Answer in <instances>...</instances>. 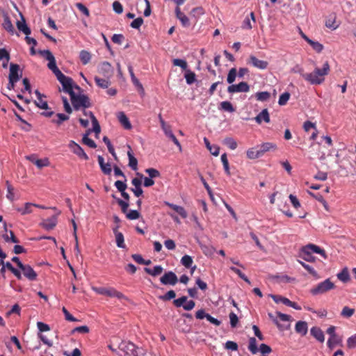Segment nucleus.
I'll use <instances>...</instances> for the list:
<instances>
[{"label": "nucleus", "mask_w": 356, "mask_h": 356, "mask_svg": "<svg viewBox=\"0 0 356 356\" xmlns=\"http://www.w3.org/2000/svg\"><path fill=\"white\" fill-rule=\"evenodd\" d=\"M328 62H325L321 68L315 67L312 72L303 75V79L311 85H320L325 81V76L330 72Z\"/></svg>", "instance_id": "f257e3e1"}, {"label": "nucleus", "mask_w": 356, "mask_h": 356, "mask_svg": "<svg viewBox=\"0 0 356 356\" xmlns=\"http://www.w3.org/2000/svg\"><path fill=\"white\" fill-rule=\"evenodd\" d=\"M70 96L73 108L76 111L79 110L81 107L86 108L91 106L90 99L86 95H76L74 91Z\"/></svg>", "instance_id": "f03ea898"}, {"label": "nucleus", "mask_w": 356, "mask_h": 356, "mask_svg": "<svg viewBox=\"0 0 356 356\" xmlns=\"http://www.w3.org/2000/svg\"><path fill=\"white\" fill-rule=\"evenodd\" d=\"M56 78L58 81L60 83L63 87V90L70 95L71 92H73V88L76 89L79 92L81 90V88L77 86H73V80L72 78L69 76H66L65 74H63L62 72L56 76Z\"/></svg>", "instance_id": "7ed1b4c3"}, {"label": "nucleus", "mask_w": 356, "mask_h": 356, "mask_svg": "<svg viewBox=\"0 0 356 356\" xmlns=\"http://www.w3.org/2000/svg\"><path fill=\"white\" fill-rule=\"evenodd\" d=\"M92 291L97 293V294L105 296L110 298H117L119 300L126 299L125 296L117 291L115 288L113 287H92Z\"/></svg>", "instance_id": "20e7f679"}, {"label": "nucleus", "mask_w": 356, "mask_h": 356, "mask_svg": "<svg viewBox=\"0 0 356 356\" xmlns=\"http://www.w3.org/2000/svg\"><path fill=\"white\" fill-rule=\"evenodd\" d=\"M334 288V284L330 279H326L323 282L318 283L316 286L310 290L313 296L323 294Z\"/></svg>", "instance_id": "39448f33"}, {"label": "nucleus", "mask_w": 356, "mask_h": 356, "mask_svg": "<svg viewBox=\"0 0 356 356\" xmlns=\"http://www.w3.org/2000/svg\"><path fill=\"white\" fill-rule=\"evenodd\" d=\"M118 348L120 351L124 353V355H137L136 346L130 341H122L118 345Z\"/></svg>", "instance_id": "423d86ee"}, {"label": "nucleus", "mask_w": 356, "mask_h": 356, "mask_svg": "<svg viewBox=\"0 0 356 356\" xmlns=\"http://www.w3.org/2000/svg\"><path fill=\"white\" fill-rule=\"evenodd\" d=\"M250 90V86L248 83L242 81L238 84H232L227 88V92L230 94L236 92H248Z\"/></svg>", "instance_id": "0eeeda50"}, {"label": "nucleus", "mask_w": 356, "mask_h": 356, "mask_svg": "<svg viewBox=\"0 0 356 356\" xmlns=\"http://www.w3.org/2000/svg\"><path fill=\"white\" fill-rule=\"evenodd\" d=\"M160 282L164 285H175L178 282V278L176 274L172 271H168L161 277Z\"/></svg>", "instance_id": "6e6552de"}, {"label": "nucleus", "mask_w": 356, "mask_h": 356, "mask_svg": "<svg viewBox=\"0 0 356 356\" xmlns=\"http://www.w3.org/2000/svg\"><path fill=\"white\" fill-rule=\"evenodd\" d=\"M68 146L70 149L72 151V152L77 155L79 157L84 160H88V156L86 154L83 148L76 143H75L73 140H71Z\"/></svg>", "instance_id": "1a4fd4ad"}, {"label": "nucleus", "mask_w": 356, "mask_h": 356, "mask_svg": "<svg viewBox=\"0 0 356 356\" xmlns=\"http://www.w3.org/2000/svg\"><path fill=\"white\" fill-rule=\"evenodd\" d=\"M247 63L248 64L251 65L259 70H265L268 67V63L267 61L259 60L253 55L250 56Z\"/></svg>", "instance_id": "9d476101"}, {"label": "nucleus", "mask_w": 356, "mask_h": 356, "mask_svg": "<svg viewBox=\"0 0 356 356\" xmlns=\"http://www.w3.org/2000/svg\"><path fill=\"white\" fill-rule=\"evenodd\" d=\"M22 72L19 70V65L15 63L10 64V73L8 79H13L18 81L22 76Z\"/></svg>", "instance_id": "9b49d317"}, {"label": "nucleus", "mask_w": 356, "mask_h": 356, "mask_svg": "<svg viewBox=\"0 0 356 356\" xmlns=\"http://www.w3.org/2000/svg\"><path fill=\"white\" fill-rule=\"evenodd\" d=\"M98 72L103 76L109 78L113 74V68L108 62L104 61L99 66Z\"/></svg>", "instance_id": "f8f14e48"}, {"label": "nucleus", "mask_w": 356, "mask_h": 356, "mask_svg": "<svg viewBox=\"0 0 356 356\" xmlns=\"http://www.w3.org/2000/svg\"><path fill=\"white\" fill-rule=\"evenodd\" d=\"M23 272L24 275L29 280L33 281L37 278V273L29 265H23V267L20 268Z\"/></svg>", "instance_id": "ddd939ff"}, {"label": "nucleus", "mask_w": 356, "mask_h": 356, "mask_svg": "<svg viewBox=\"0 0 356 356\" xmlns=\"http://www.w3.org/2000/svg\"><path fill=\"white\" fill-rule=\"evenodd\" d=\"M311 335H312L317 341L321 343L324 342L325 335L321 329L318 327H313L310 330Z\"/></svg>", "instance_id": "4468645a"}, {"label": "nucleus", "mask_w": 356, "mask_h": 356, "mask_svg": "<svg viewBox=\"0 0 356 356\" xmlns=\"http://www.w3.org/2000/svg\"><path fill=\"white\" fill-rule=\"evenodd\" d=\"M21 15V20L17 22V27L19 29V31L23 32L26 35H29L31 34V29L26 24L25 19L24 16L20 14Z\"/></svg>", "instance_id": "2eb2a0df"}, {"label": "nucleus", "mask_w": 356, "mask_h": 356, "mask_svg": "<svg viewBox=\"0 0 356 356\" xmlns=\"http://www.w3.org/2000/svg\"><path fill=\"white\" fill-rule=\"evenodd\" d=\"M295 330L297 333L301 334L302 336L306 335L308 331V325L307 322L302 321H298L295 326Z\"/></svg>", "instance_id": "dca6fc26"}, {"label": "nucleus", "mask_w": 356, "mask_h": 356, "mask_svg": "<svg viewBox=\"0 0 356 356\" xmlns=\"http://www.w3.org/2000/svg\"><path fill=\"white\" fill-rule=\"evenodd\" d=\"M255 121L258 124H261L262 121H264L266 123L270 122V115L267 108L263 109L255 118Z\"/></svg>", "instance_id": "f3484780"}, {"label": "nucleus", "mask_w": 356, "mask_h": 356, "mask_svg": "<svg viewBox=\"0 0 356 356\" xmlns=\"http://www.w3.org/2000/svg\"><path fill=\"white\" fill-rule=\"evenodd\" d=\"M164 204L169 207L170 208L172 209L175 211H176L179 215H180L181 217L183 218H186L187 217V212L184 209V207L174 204L172 203H170L169 202H165Z\"/></svg>", "instance_id": "a211bd4d"}, {"label": "nucleus", "mask_w": 356, "mask_h": 356, "mask_svg": "<svg viewBox=\"0 0 356 356\" xmlns=\"http://www.w3.org/2000/svg\"><path fill=\"white\" fill-rule=\"evenodd\" d=\"M258 147L259 149L260 154L263 156L267 152L275 150L277 149V145L273 143H264Z\"/></svg>", "instance_id": "6ab92c4d"}, {"label": "nucleus", "mask_w": 356, "mask_h": 356, "mask_svg": "<svg viewBox=\"0 0 356 356\" xmlns=\"http://www.w3.org/2000/svg\"><path fill=\"white\" fill-rule=\"evenodd\" d=\"M128 147L127 156L129 158V166L133 170H136L138 169V160L134 157L132 149L129 145Z\"/></svg>", "instance_id": "aec40b11"}, {"label": "nucleus", "mask_w": 356, "mask_h": 356, "mask_svg": "<svg viewBox=\"0 0 356 356\" xmlns=\"http://www.w3.org/2000/svg\"><path fill=\"white\" fill-rule=\"evenodd\" d=\"M305 250H309L312 253H316L321 255L323 258H326V254L323 249H321L319 246L314 244H308L305 246Z\"/></svg>", "instance_id": "412c9836"}, {"label": "nucleus", "mask_w": 356, "mask_h": 356, "mask_svg": "<svg viewBox=\"0 0 356 356\" xmlns=\"http://www.w3.org/2000/svg\"><path fill=\"white\" fill-rule=\"evenodd\" d=\"M118 118L121 124L126 129H130L131 128V124L129 122V118L124 114V112H120L118 114Z\"/></svg>", "instance_id": "4be33fe9"}, {"label": "nucleus", "mask_w": 356, "mask_h": 356, "mask_svg": "<svg viewBox=\"0 0 356 356\" xmlns=\"http://www.w3.org/2000/svg\"><path fill=\"white\" fill-rule=\"evenodd\" d=\"M175 13L177 17L180 20L184 26H188L190 25L188 17L180 10L179 7L176 8Z\"/></svg>", "instance_id": "5701e85b"}, {"label": "nucleus", "mask_w": 356, "mask_h": 356, "mask_svg": "<svg viewBox=\"0 0 356 356\" xmlns=\"http://www.w3.org/2000/svg\"><path fill=\"white\" fill-rule=\"evenodd\" d=\"M312 254L313 253L309 250H305V247L304 246L301 249L300 257L307 261L313 262L315 261V257L312 255Z\"/></svg>", "instance_id": "b1692460"}, {"label": "nucleus", "mask_w": 356, "mask_h": 356, "mask_svg": "<svg viewBox=\"0 0 356 356\" xmlns=\"http://www.w3.org/2000/svg\"><path fill=\"white\" fill-rule=\"evenodd\" d=\"M89 117L91 119V122L92 124V129L90 130L91 131H94L96 134V136L97 137L101 131V127L99 124V122L92 113H89Z\"/></svg>", "instance_id": "393cba45"}, {"label": "nucleus", "mask_w": 356, "mask_h": 356, "mask_svg": "<svg viewBox=\"0 0 356 356\" xmlns=\"http://www.w3.org/2000/svg\"><path fill=\"white\" fill-rule=\"evenodd\" d=\"M204 142L207 148L209 150L213 156H218L220 152V147L218 145H211L208 138H204Z\"/></svg>", "instance_id": "a878e982"}, {"label": "nucleus", "mask_w": 356, "mask_h": 356, "mask_svg": "<svg viewBox=\"0 0 356 356\" xmlns=\"http://www.w3.org/2000/svg\"><path fill=\"white\" fill-rule=\"evenodd\" d=\"M144 270L149 275L156 277L162 273L163 268L161 266H155L153 268H145Z\"/></svg>", "instance_id": "bb28decb"}, {"label": "nucleus", "mask_w": 356, "mask_h": 356, "mask_svg": "<svg viewBox=\"0 0 356 356\" xmlns=\"http://www.w3.org/2000/svg\"><path fill=\"white\" fill-rule=\"evenodd\" d=\"M247 157L250 159H255L259 158L261 156L259 147L250 148L246 152Z\"/></svg>", "instance_id": "cd10ccee"}, {"label": "nucleus", "mask_w": 356, "mask_h": 356, "mask_svg": "<svg viewBox=\"0 0 356 356\" xmlns=\"http://www.w3.org/2000/svg\"><path fill=\"white\" fill-rule=\"evenodd\" d=\"M57 220L56 217H52L51 218H48L44 220L42 223V227L47 229L50 230L52 229L56 225Z\"/></svg>", "instance_id": "c85d7f7f"}, {"label": "nucleus", "mask_w": 356, "mask_h": 356, "mask_svg": "<svg viewBox=\"0 0 356 356\" xmlns=\"http://www.w3.org/2000/svg\"><path fill=\"white\" fill-rule=\"evenodd\" d=\"M94 79L97 86L101 88H108V86L111 85V82L108 79H106L100 78L99 76H95Z\"/></svg>", "instance_id": "c756f323"}, {"label": "nucleus", "mask_w": 356, "mask_h": 356, "mask_svg": "<svg viewBox=\"0 0 356 356\" xmlns=\"http://www.w3.org/2000/svg\"><path fill=\"white\" fill-rule=\"evenodd\" d=\"M337 276V278L343 283H346L350 280V274L347 268H343Z\"/></svg>", "instance_id": "7c9ffc66"}, {"label": "nucleus", "mask_w": 356, "mask_h": 356, "mask_svg": "<svg viewBox=\"0 0 356 356\" xmlns=\"http://www.w3.org/2000/svg\"><path fill=\"white\" fill-rule=\"evenodd\" d=\"M2 25L3 29L6 30L8 32L10 33L11 34H13L15 33L14 26L11 22V20L8 16L4 17Z\"/></svg>", "instance_id": "2f4dec72"}, {"label": "nucleus", "mask_w": 356, "mask_h": 356, "mask_svg": "<svg viewBox=\"0 0 356 356\" xmlns=\"http://www.w3.org/2000/svg\"><path fill=\"white\" fill-rule=\"evenodd\" d=\"M90 132V129H88L86 131V133L83 136L82 142L91 148H95L97 147L96 143L92 139L88 138V135Z\"/></svg>", "instance_id": "473e14b6"}, {"label": "nucleus", "mask_w": 356, "mask_h": 356, "mask_svg": "<svg viewBox=\"0 0 356 356\" xmlns=\"http://www.w3.org/2000/svg\"><path fill=\"white\" fill-rule=\"evenodd\" d=\"M79 58L83 65H87L91 59V54L86 50H81L79 53Z\"/></svg>", "instance_id": "72a5a7b5"}, {"label": "nucleus", "mask_w": 356, "mask_h": 356, "mask_svg": "<svg viewBox=\"0 0 356 356\" xmlns=\"http://www.w3.org/2000/svg\"><path fill=\"white\" fill-rule=\"evenodd\" d=\"M219 109L229 113H234L235 111L234 107L233 106L232 103L228 101L222 102L220 104Z\"/></svg>", "instance_id": "f704fd0d"}, {"label": "nucleus", "mask_w": 356, "mask_h": 356, "mask_svg": "<svg viewBox=\"0 0 356 356\" xmlns=\"http://www.w3.org/2000/svg\"><path fill=\"white\" fill-rule=\"evenodd\" d=\"M341 343V339L337 336L333 337H330L327 341V347L332 350L337 345L340 344Z\"/></svg>", "instance_id": "c9c22d12"}, {"label": "nucleus", "mask_w": 356, "mask_h": 356, "mask_svg": "<svg viewBox=\"0 0 356 356\" xmlns=\"http://www.w3.org/2000/svg\"><path fill=\"white\" fill-rule=\"evenodd\" d=\"M48 61L49 63L47 64V67L49 70L52 71V72L56 75V76L61 73L60 70L56 66L55 58H50V60Z\"/></svg>", "instance_id": "e433bc0d"}, {"label": "nucleus", "mask_w": 356, "mask_h": 356, "mask_svg": "<svg viewBox=\"0 0 356 356\" xmlns=\"http://www.w3.org/2000/svg\"><path fill=\"white\" fill-rule=\"evenodd\" d=\"M115 236L117 246L120 248H125L126 245L124 244V238L122 233L120 232H115Z\"/></svg>", "instance_id": "4c0bfd02"}, {"label": "nucleus", "mask_w": 356, "mask_h": 356, "mask_svg": "<svg viewBox=\"0 0 356 356\" xmlns=\"http://www.w3.org/2000/svg\"><path fill=\"white\" fill-rule=\"evenodd\" d=\"M164 134L167 137L172 140L174 144L179 148V151H181V145L179 140L177 139L176 136L172 133L171 128L165 131Z\"/></svg>", "instance_id": "58836bf2"}, {"label": "nucleus", "mask_w": 356, "mask_h": 356, "mask_svg": "<svg viewBox=\"0 0 356 356\" xmlns=\"http://www.w3.org/2000/svg\"><path fill=\"white\" fill-rule=\"evenodd\" d=\"M56 119H53L52 122L57 125H60L64 121L68 120L70 117L67 115L63 113H57Z\"/></svg>", "instance_id": "ea45409f"}, {"label": "nucleus", "mask_w": 356, "mask_h": 356, "mask_svg": "<svg viewBox=\"0 0 356 356\" xmlns=\"http://www.w3.org/2000/svg\"><path fill=\"white\" fill-rule=\"evenodd\" d=\"M220 159H221V162L222 163L225 173L228 176H229L231 173H230V170H229V161L227 159V154L225 153L222 154L221 155Z\"/></svg>", "instance_id": "a19ab883"}, {"label": "nucleus", "mask_w": 356, "mask_h": 356, "mask_svg": "<svg viewBox=\"0 0 356 356\" xmlns=\"http://www.w3.org/2000/svg\"><path fill=\"white\" fill-rule=\"evenodd\" d=\"M248 350L252 353L256 354L258 352L257 340L254 337H251L249 340Z\"/></svg>", "instance_id": "79ce46f5"}, {"label": "nucleus", "mask_w": 356, "mask_h": 356, "mask_svg": "<svg viewBox=\"0 0 356 356\" xmlns=\"http://www.w3.org/2000/svg\"><path fill=\"white\" fill-rule=\"evenodd\" d=\"M193 258L189 255H184L181 259V264L186 268H191L193 264Z\"/></svg>", "instance_id": "37998d69"}, {"label": "nucleus", "mask_w": 356, "mask_h": 356, "mask_svg": "<svg viewBox=\"0 0 356 356\" xmlns=\"http://www.w3.org/2000/svg\"><path fill=\"white\" fill-rule=\"evenodd\" d=\"M236 76H237L236 69L234 67L232 68L229 71L228 74H227V83H229V84H232L233 82H234Z\"/></svg>", "instance_id": "c03bdc74"}, {"label": "nucleus", "mask_w": 356, "mask_h": 356, "mask_svg": "<svg viewBox=\"0 0 356 356\" xmlns=\"http://www.w3.org/2000/svg\"><path fill=\"white\" fill-rule=\"evenodd\" d=\"M172 63L175 66H179L184 70H187L188 64L185 60L179 59V58H175L172 60Z\"/></svg>", "instance_id": "a18cd8bd"}, {"label": "nucleus", "mask_w": 356, "mask_h": 356, "mask_svg": "<svg viewBox=\"0 0 356 356\" xmlns=\"http://www.w3.org/2000/svg\"><path fill=\"white\" fill-rule=\"evenodd\" d=\"M230 270L232 272H234L236 274H237L238 275V277L240 278H241L243 280H244L245 282H247L248 284H250V281L248 278V277L244 273H243L238 268H236L234 266H231L230 267Z\"/></svg>", "instance_id": "49530a36"}, {"label": "nucleus", "mask_w": 356, "mask_h": 356, "mask_svg": "<svg viewBox=\"0 0 356 356\" xmlns=\"http://www.w3.org/2000/svg\"><path fill=\"white\" fill-rule=\"evenodd\" d=\"M184 77L186 79V83L189 85L193 83L195 81V74L191 70H187Z\"/></svg>", "instance_id": "de8ad7c7"}, {"label": "nucleus", "mask_w": 356, "mask_h": 356, "mask_svg": "<svg viewBox=\"0 0 356 356\" xmlns=\"http://www.w3.org/2000/svg\"><path fill=\"white\" fill-rule=\"evenodd\" d=\"M317 53H321L323 49V45L317 41L310 40L308 42Z\"/></svg>", "instance_id": "09e8293b"}, {"label": "nucleus", "mask_w": 356, "mask_h": 356, "mask_svg": "<svg viewBox=\"0 0 356 356\" xmlns=\"http://www.w3.org/2000/svg\"><path fill=\"white\" fill-rule=\"evenodd\" d=\"M270 95L267 91L264 92H258L256 93V98L257 100L261 102H265L268 100L270 97Z\"/></svg>", "instance_id": "8fccbe9b"}, {"label": "nucleus", "mask_w": 356, "mask_h": 356, "mask_svg": "<svg viewBox=\"0 0 356 356\" xmlns=\"http://www.w3.org/2000/svg\"><path fill=\"white\" fill-rule=\"evenodd\" d=\"M224 144L226 145L229 149L234 150L237 147V143L232 138H226L224 140Z\"/></svg>", "instance_id": "3c124183"}, {"label": "nucleus", "mask_w": 356, "mask_h": 356, "mask_svg": "<svg viewBox=\"0 0 356 356\" xmlns=\"http://www.w3.org/2000/svg\"><path fill=\"white\" fill-rule=\"evenodd\" d=\"M290 96H291V95L288 92H285L282 93L279 97L278 104L280 106L285 105L287 103V102L289 101Z\"/></svg>", "instance_id": "603ef678"}, {"label": "nucleus", "mask_w": 356, "mask_h": 356, "mask_svg": "<svg viewBox=\"0 0 356 356\" xmlns=\"http://www.w3.org/2000/svg\"><path fill=\"white\" fill-rule=\"evenodd\" d=\"M128 71L129 72V74H130V76H131V81L133 83V84L136 87L137 86L140 85L141 83L139 81V80L136 77L134 73V70H133V67L131 65H129L128 66Z\"/></svg>", "instance_id": "864d4df0"}, {"label": "nucleus", "mask_w": 356, "mask_h": 356, "mask_svg": "<svg viewBox=\"0 0 356 356\" xmlns=\"http://www.w3.org/2000/svg\"><path fill=\"white\" fill-rule=\"evenodd\" d=\"M145 172L148 174L149 178L153 179L160 177V172L159 170L154 168H147Z\"/></svg>", "instance_id": "5fc2aeb1"}, {"label": "nucleus", "mask_w": 356, "mask_h": 356, "mask_svg": "<svg viewBox=\"0 0 356 356\" xmlns=\"http://www.w3.org/2000/svg\"><path fill=\"white\" fill-rule=\"evenodd\" d=\"M229 321H230L231 327H236L237 325V323L238 322V318L237 315L234 312H231L229 314Z\"/></svg>", "instance_id": "6e6d98bb"}, {"label": "nucleus", "mask_w": 356, "mask_h": 356, "mask_svg": "<svg viewBox=\"0 0 356 356\" xmlns=\"http://www.w3.org/2000/svg\"><path fill=\"white\" fill-rule=\"evenodd\" d=\"M325 26L332 30L337 29L339 26L338 24H336L335 17L327 19L325 22Z\"/></svg>", "instance_id": "4d7b16f0"}, {"label": "nucleus", "mask_w": 356, "mask_h": 356, "mask_svg": "<svg viewBox=\"0 0 356 356\" xmlns=\"http://www.w3.org/2000/svg\"><path fill=\"white\" fill-rule=\"evenodd\" d=\"M34 164L38 168H42L49 165V160L47 159H37L34 161Z\"/></svg>", "instance_id": "13d9d810"}, {"label": "nucleus", "mask_w": 356, "mask_h": 356, "mask_svg": "<svg viewBox=\"0 0 356 356\" xmlns=\"http://www.w3.org/2000/svg\"><path fill=\"white\" fill-rule=\"evenodd\" d=\"M355 310L353 309H351L348 307H344L341 311V316L349 318L352 316L354 314Z\"/></svg>", "instance_id": "bf43d9fd"}, {"label": "nucleus", "mask_w": 356, "mask_h": 356, "mask_svg": "<svg viewBox=\"0 0 356 356\" xmlns=\"http://www.w3.org/2000/svg\"><path fill=\"white\" fill-rule=\"evenodd\" d=\"M89 330H90L89 327L87 325H81V326L76 327L75 328H74L72 331V333L74 334L75 332H79V333L86 334V333H88Z\"/></svg>", "instance_id": "052dcab7"}, {"label": "nucleus", "mask_w": 356, "mask_h": 356, "mask_svg": "<svg viewBox=\"0 0 356 356\" xmlns=\"http://www.w3.org/2000/svg\"><path fill=\"white\" fill-rule=\"evenodd\" d=\"M129 220H136L140 217V213L137 210H130L126 215Z\"/></svg>", "instance_id": "680f3d73"}, {"label": "nucleus", "mask_w": 356, "mask_h": 356, "mask_svg": "<svg viewBox=\"0 0 356 356\" xmlns=\"http://www.w3.org/2000/svg\"><path fill=\"white\" fill-rule=\"evenodd\" d=\"M35 104L40 108L45 109V110L49 108L48 104H47V101L43 100L42 97L35 101Z\"/></svg>", "instance_id": "e2e57ef3"}, {"label": "nucleus", "mask_w": 356, "mask_h": 356, "mask_svg": "<svg viewBox=\"0 0 356 356\" xmlns=\"http://www.w3.org/2000/svg\"><path fill=\"white\" fill-rule=\"evenodd\" d=\"M186 302H187V297L182 296L179 298L175 299L173 301V303L175 307H183V305H185L184 303H186Z\"/></svg>", "instance_id": "0e129e2a"}, {"label": "nucleus", "mask_w": 356, "mask_h": 356, "mask_svg": "<svg viewBox=\"0 0 356 356\" xmlns=\"http://www.w3.org/2000/svg\"><path fill=\"white\" fill-rule=\"evenodd\" d=\"M75 6L83 15H85L87 17L90 15L89 10L83 3H76Z\"/></svg>", "instance_id": "69168bd1"}, {"label": "nucleus", "mask_w": 356, "mask_h": 356, "mask_svg": "<svg viewBox=\"0 0 356 356\" xmlns=\"http://www.w3.org/2000/svg\"><path fill=\"white\" fill-rule=\"evenodd\" d=\"M37 327L40 332L39 333H41L42 332H47V331L50 330V327L49 326V325H47L44 323L40 322V321L37 323Z\"/></svg>", "instance_id": "338daca9"}, {"label": "nucleus", "mask_w": 356, "mask_h": 356, "mask_svg": "<svg viewBox=\"0 0 356 356\" xmlns=\"http://www.w3.org/2000/svg\"><path fill=\"white\" fill-rule=\"evenodd\" d=\"M347 346L349 348H356V334L350 337L347 339Z\"/></svg>", "instance_id": "774afa93"}]
</instances>
